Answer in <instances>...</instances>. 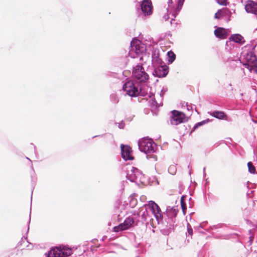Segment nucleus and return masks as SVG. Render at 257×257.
I'll list each match as a JSON object with an SVG mask.
<instances>
[{"label": "nucleus", "mask_w": 257, "mask_h": 257, "mask_svg": "<svg viewBox=\"0 0 257 257\" xmlns=\"http://www.w3.org/2000/svg\"><path fill=\"white\" fill-rule=\"evenodd\" d=\"M132 75L134 80L138 83H146L149 79V75L142 65L136 66L133 69Z\"/></svg>", "instance_id": "1"}, {"label": "nucleus", "mask_w": 257, "mask_h": 257, "mask_svg": "<svg viewBox=\"0 0 257 257\" xmlns=\"http://www.w3.org/2000/svg\"><path fill=\"white\" fill-rule=\"evenodd\" d=\"M71 248L66 246H59L51 249L48 253L49 257H67L72 254Z\"/></svg>", "instance_id": "2"}, {"label": "nucleus", "mask_w": 257, "mask_h": 257, "mask_svg": "<svg viewBox=\"0 0 257 257\" xmlns=\"http://www.w3.org/2000/svg\"><path fill=\"white\" fill-rule=\"evenodd\" d=\"M123 89L126 94L132 97H136L139 95H144L141 93V88L136 86L133 81H128L123 86Z\"/></svg>", "instance_id": "3"}, {"label": "nucleus", "mask_w": 257, "mask_h": 257, "mask_svg": "<svg viewBox=\"0 0 257 257\" xmlns=\"http://www.w3.org/2000/svg\"><path fill=\"white\" fill-rule=\"evenodd\" d=\"M153 141L149 138H143L138 142L139 147L142 152L146 154L151 153L154 152Z\"/></svg>", "instance_id": "4"}, {"label": "nucleus", "mask_w": 257, "mask_h": 257, "mask_svg": "<svg viewBox=\"0 0 257 257\" xmlns=\"http://www.w3.org/2000/svg\"><path fill=\"white\" fill-rule=\"evenodd\" d=\"M172 116L171 120L172 124L177 125L185 121V115L183 112L174 110L172 111Z\"/></svg>", "instance_id": "5"}, {"label": "nucleus", "mask_w": 257, "mask_h": 257, "mask_svg": "<svg viewBox=\"0 0 257 257\" xmlns=\"http://www.w3.org/2000/svg\"><path fill=\"white\" fill-rule=\"evenodd\" d=\"M247 63L244 65L249 70H254L257 73V60L254 55L252 53L248 54L246 57Z\"/></svg>", "instance_id": "6"}, {"label": "nucleus", "mask_w": 257, "mask_h": 257, "mask_svg": "<svg viewBox=\"0 0 257 257\" xmlns=\"http://www.w3.org/2000/svg\"><path fill=\"white\" fill-rule=\"evenodd\" d=\"M149 206L150 207L152 213L154 214L156 218L159 220L163 219V215L160 207L153 201H150L149 202Z\"/></svg>", "instance_id": "7"}, {"label": "nucleus", "mask_w": 257, "mask_h": 257, "mask_svg": "<svg viewBox=\"0 0 257 257\" xmlns=\"http://www.w3.org/2000/svg\"><path fill=\"white\" fill-rule=\"evenodd\" d=\"M134 223L133 217H129L127 218L123 223H120L119 225L113 227V231L118 232L121 230H124L128 229Z\"/></svg>", "instance_id": "8"}, {"label": "nucleus", "mask_w": 257, "mask_h": 257, "mask_svg": "<svg viewBox=\"0 0 257 257\" xmlns=\"http://www.w3.org/2000/svg\"><path fill=\"white\" fill-rule=\"evenodd\" d=\"M120 148L122 158L125 161L134 160L132 148L129 146L121 144Z\"/></svg>", "instance_id": "9"}, {"label": "nucleus", "mask_w": 257, "mask_h": 257, "mask_svg": "<svg viewBox=\"0 0 257 257\" xmlns=\"http://www.w3.org/2000/svg\"><path fill=\"white\" fill-rule=\"evenodd\" d=\"M141 9L145 15H150L152 13V5L150 0L143 1L141 5Z\"/></svg>", "instance_id": "10"}, {"label": "nucleus", "mask_w": 257, "mask_h": 257, "mask_svg": "<svg viewBox=\"0 0 257 257\" xmlns=\"http://www.w3.org/2000/svg\"><path fill=\"white\" fill-rule=\"evenodd\" d=\"M168 73V67L164 65L158 67L154 71V75L158 77H165Z\"/></svg>", "instance_id": "11"}, {"label": "nucleus", "mask_w": 257, "mask_h": 257, "mask_svg": "<svg viewBox=\"0 0 257 257\" xmlns=\"http://www.w3.org/2000/svg\"><path fill=\"white\" fill-rule=\"evenodd\" d=\"M215 36L220 39H224L226 38L228 35L227 30L222 28L218 27L214 31Z\"/></svg>", "instance_id": "12"}, {"label": "nucleus", "mask_w": 257, "mask_h": 257, "mask_svg": "<svg viewBox=\"0 0 257 257\" xmlns=\"http://www.w3.org/2000/svg\"><path fill=\"white\" fill-rule=\"evenodd\" d=\"M230 12L227 8H223L218 10L214 15V18L220 19L224 17L230 15Z\"/></svg>", "instance_id": "13"}, {"label": "nucleus", "mask_w": 257, "mask_h": 257, "mask_svg": "<svg viewBox=\"0 0 257 257\" xmlns=\"http://www.w3.org/2000/svg\"><path fill=\"white\" fill-rule=\"evenodd\" d=\"M210 115L220 119L226 117V115L223 111H215L210 113Z\"/></svg>", "instance_id": "14"}, {"label": "nucleus", "mask_w": 257, "mask_h": 257, "mask_svg": "<svg viewBox=\"0 0 257 257\" xmlns=\"http://www.w3.org/2000/svg\"><path fill=\"white\" fill-rule=\"evenodd\" d=\"M229 39L238 43H242L244 42L243 37L239 34L232 35Z\"/></svg>", "instance_id": "15"}, {"label": "nucleus", "mask_w": 257, "mask_h": 257, "mask_svg": "<svg viewBox=\"0 0 257 257\" xmlns=\"http://www.w3.org/2000/svg\"><path fill=\"white\" fill-rule=\"evenodd\" d=\"M139 42L138 40H133L131 44L132 50L134 51L137 54H138L140 52Z\"/></svg>", "instance_id": "16"}, {"label": "nucleus", "mask_w": 257, "mask_h": 257, "mask_svg": "<svg viewBox=\"0 0 257 257\" xmlns=\"http://www.w3.org/2000/svg\"><path fill=\"white\" fill-rule=\"evenodd\" d=\"M30 246V244H29V242L26 240H22L20 241L17 245V247L21 250H25V247H28Z\"/></svg>", "instance_id": "17"}, {"label": "nucleus", "mask_w": 257, "mask_h": 257, "mask_svg": "<svg viewBox=\"0 0 257 257\" xmlns=\"http://www.w3.org/2000/svg\"><path fill=\"white\" fill-rule=\"evenodd\" d=\"M168 56L169 58L168 61L170 63H172L176 58V55L172 51L168 52Z\"/></svg>", "instance_id": "18"}, {"label": "nucleus", "mask_w": 257, "mask_h": 257, "mask_svg": "<svg viewBox=\"0 0 257 257\" xmlns=\"http://www.w3.org/2000/svg\"><path fill=\"white\" fill-rule=\"evenodd\" d=\"M181 201V208H182L183 212L184 214H185V211H186V210L187 209V207H186V203L185 202V200H184V196H182L181 198V201Z\"/></svg>", "instance_id": "19"}, {"label": "nucleus", "mask_w": 257, "mask_h": 257, "mask_svg": "<svg viewBox=\"0 0 257 257\" xmlns=\"http://www.w3.org/2000/svg\"><path fill=\"white\" fill-rule=\"evenodd\" d=\"M247 166L248 168V171L250 173L254 174L255 172V168L251 162H249L247 163Z\"/></svg>", "instance_id": "20"}, {"label": "nucleus", "mask_w": 257, "mask_h": 257, "mask_svg": "<svg viewBox=\"0 0 257 257\" xmlns=\"http://www.w3.org/2000/svg\"><path fill=\"white\" fill-rule=\"evenodd\" d=\"M209 122V119H206V120H203L201 122H198L196 124V125L194 126L193 127V131H194L195 130H196L197 128H198L199 126H200L207 122Z\"/></svg>", "instance_id": "21"}, {"label": "nucleus", "mask_w": 257, "mask_h": 257, "mask_svg": "<svg viewBox=\"0 0 257 257\" xmlns=\"http://www.w3.org/2000/svg\"><path fill=\"white\" fill-rule=\"evenodd\" d=\"M217 3L222 6H226L228 4V0H216Z\"/></svg>", "instance_id": "22"}, {"label": "nucleus", "mask_w": 257, "mask_h": 257, "mask_svg": "<svg viewBox=\"0 0 257 257\" xmlns=\"http://www.w3.org/2000/svg\"><path fill=\"white\" fill-rule=\"evenodd\" d=\"M178 211L174 208H172L170 211L169 213H171L172 215L174 217H175L177 215Z\"/></svg>", "instance_id": "23"}, {"label": "nucleus", "mask_w": 257, "mask_h": 257, "mask_svg": "<svg viewBox=\"0 0 257 257\" xmlns=\"http://www.w3.org/2000/svg\"><path fill=\"white\" fill-rule=\"evenodd\" d=\"M188 232L189 235H192L193 234V229L191 228V225L189 224L187 225Z\"/></svg>", "instance_id": "24"}, {"label": "nucleus", "mask_w": 257, "mask_h": 257, "mask_svg": "<svg viewBox=\"0 0 257 257\" xmlns=\"http://www.w3.org/2000/svg\"><path fill=\"white\" fill-rule=\"evenodd\" d=\"M254 238V235L253 234H251L250 236L249 237V241L250 242V244H251L252 243L253 240Z\"/></svg>", "instance_id": "25"}]
</instances>
